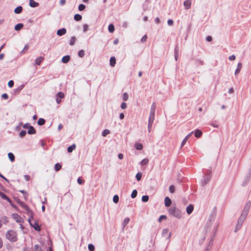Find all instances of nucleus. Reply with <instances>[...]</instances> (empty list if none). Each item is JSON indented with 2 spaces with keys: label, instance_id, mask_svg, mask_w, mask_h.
I'll return each mask as SVG.
<instances>
[{
  "label": "nucleus",
  "instance_id": "nucleus-42",
  "mask_svg": "<svg viewBox=\"0 0 251 251\" xmlns=\"http://www.w3.org/2000/svg\"><path fill=\"white\" fill-rule=\"evenodd\" d=\"M27 131L24 129L22 130L19 133V136L21 138L24 137L26 134Z\"/></svg>",
  "mask_w": 251,
  "mask_h": 251
},
{
  "label": "nucleus",
  "instance_id": "nucleus-16",
  "mask_svg": "<svg viewBox=\"0 0 251 251\" xmlns=\"http://www.w3.org/2000/svg\"><path fill=\"white\" fill-rule=\"evenodd\" d=\"M116 63V59L115 56H111L109 60V65L111 67H114Z\"/></svg>",
  "mask_w": 251,
  "mask_h": 251
},
{
  "label": "nucleus",
  "instance_id": "nucleus-30",
  "mask_svg": "<svg viewBox=\"0 0 251 251\" xmlns=\"http://www.w3.org/2000/svg\"><path fill=\"white\" fill-rule=\"evenodd\" d=\"M8 157L10 161L12 162H14L15 160V157L14 154L12 152H9L8 153Z\"/></svg>",
  "mask_w": 251,
  "mask_h": 251
},
{
  "label": "nucleus",
  "instance_id": "nucleus-40",
  "mask_svg": "<svg viewBox=\"0 0 251 251\" xmlns=\"http://www.w3.org/2000/svg\"><path fill=\"white\" fill-rule=\"evenodd\" d=\"M142 173L138 172L135 176L136 180L138 181H140L142 178Z\"/></svg>",
  "mask_w": 251,
  "mask_h": 251
},
{
  "label": "nucleus",
  "instance_id": "nucleus-12",
  "mask_svg": "<svg viewBox=\"0 0 251 251\" xmlns=\"http://www.w3.org/2000/svg\"><path fill=\"white\" fill-rule=\"evenodd\" d=\"M193 132L194 133L195 136L197 138L201 137L202 135L201 130L199 129H196Z\"/></svg>",
  "mask_w": 251,
  "mask_h": 251
},
{
  "label": "nucleus",
  "instance_id": "nucleus-63",
  "mask_svg": "<svg viewBox=\"0 0 251 251\" xmlns=\"http://www.w3.org/2000/svg\"><path fill=\"white\" fill-rule=\"evenodd\" d=\"M30 124L28 123H26L25 124H23V127L24 128V129H28V128L30 127Z\"/></svg>",
  "mask_w": 251,
  "mask_h": 251
},
{
  "label": "nucleus",
  "instance_id": "nucleus-49",
  "mask_svg": "<svg viewBox=\"0 0 251 251\" xmlns=\"http://www.w3.org/2000/svg\"><path fill=\"white\" fill-rule=\"evenodd\" d=\"M248 214H249V212L248 211L243 209V211H242L240 216H241L242 217H244V218L246 219Z\"/></svg>",
  "mask_w": 251,
  "mask_h": 251
},
{
  "label": "nucleus",
  "instance_id": "nucleus-51",
  "mask_svg": "<svg viewBox=\"0 0 251 251\" xmlns=\"http://www.w3.org/2000/svg\"><path fill=\"white\" fill-rule=\"evenodd\" d=\"M156 109V103L155 102H153L151 106L150 112H155Z\"/></svg>",
  "mask_w": 251,
  "mask_h": 251
},
{
  "label": "nucleus",
  "instance_id": "nucleus-44",
  "mask_svg": "<svg viewBox=\"0 0 251 251\" xmlns=\"http://www.w3.org/2000/svg\"><path fill=\"white\" fill-rule=\"evenodd\" d=\"M119 201V197L118 195H115L113 197V201L115 203H117Z\"/></svg>",
  "mask_w": 251,
  "mask_h": 251
},
{
  "label": "nucleus",
  "instance_id": "nucleus-28",
  "mask_svg": "<svg viewBox=\"0 0 251 251\" xmlns=\"http://www.w3.org/2000/svg\"><path fill=\"white\" fill-rule=\"evenodd\" d=\"M76 148V145L75 144H73L72 145L69 146L67 148V151L69 153L72 152Z\"/></svg>",
  "mask_w": 251,
  "mask_h": 251
},
{
  "label": "nucleus",
  "instance_id": "nucleus-33",
  "mask_svg": "<svg viewBox=\"0 0 251 251\" xmlns=\"http://www.w3.org/2000/svg\"><path fill=\"white\" fill-rule=\"evenodd\" d=\"M149 160L147 158H145L141 160L140 165L142 166H145L149 163Z\"/></svg>",
  "mask_w": 251,
  "mask_h": 251
},
{
  "label": "nucleus",
  "instance_id": "nucleus-1",
  "mask_svg": "<svg viewBox=\"0 0 251 251\" xmlns=\"http://www.w3.org/2000/svg\"><path fill=\"white\" fill-rule=\"evenodd\" d=\"M168 212L170 215L177 219H180L182 217L181 210L176 207V204L170 207L168 209Z\"/></svg>",
  "mask_w": 251,
  "mask_h": 251
},
{
  "label": "nucleus",
  "instance_id": "nucleus-14",
  "mask_svg": "<svg viewBox=\"0 0 251 251\" xmlns=\"http://www.w3.org/2000/svg\"><path fill=\"white\" fill-rule=\"evenodd\" d=\"M70 59H71L70 56L69 55H66L63 56V57L62 58V59H61V62L63 63L66 64L69 62V61L70 60Z\"/></svg>",
  "mask_w": 251,
  "mask_h": 251
},
{
  "label": "nucleus",
  "instance_id": "nucleus-3",
  "mask_svg": "<svg viewBox=\"0 0 251 251\" xmlns=\"http://www.w3.org/2000/svg\"><path fill=\"white\" fill-rule=\"evenodd\" d=\"M211 171H207L206 173H204L203 178L201 181V185L204 186L206 185L211 180Z\"/></svg>",
  "mask_w": 251,
  "mask_h": 251
},
{
  "label": "nucleus",
  "instance_id": "nucleus-7",
  "mask_svg": "<svg viewBox=\"0 0 251 251\" xmlns=\"http://www.w3.org/2000/svg\"><path fill=\"white\" fill-rule=\"evenodd\" d=\"M31 227L34 228L37 231H40L41 230V225H39L37 221H35L34 223L32 224V226H31Z\"/></svg>",
  "mask_w": 251,
  "mask_h": 251
},
{
  "label": "nucleus",
  "instance_id": "nucleus-9",
  "mask_svg": "<svg viewBox=\"0 0 251 251\" xmlns=\"http://www.w3.org/2000/svg\"><path fill=\"white\" fill-rule=\"evenodd\" d=\"M172 200L169 197H166L164 199V205L167 207H171Z\"/></svg>",
  "mask_w": 251,
  "mask_h": 251
},
{
  "label": "nucleus",
  "instance_id": "nucleus-54",
  "mask_svg": "<svg viewBox=\"0 0 251 251\" xmlns=\"http://www.w3.org/2000/svg\"><path fill=\"white\" fill-rule=\"evenodd\" d=\"M128 96L127 93H124L122 95V99L124 101H126L128 100Z\"/></svg>",
  "mask_w": 251,
  "mask_h": 251
},
{
  "label": "nucleus",
  "instance_id": "nucleus-27",
  "mask_svg": "<svg viewBox=\"0 0 251 251\" xmlns=\"http://www.w3.org/2000/svg\"><path fill=\"white\" fill-rule=\"evenodd\" d=\"M108 30L109 33H112L115 31V26L113 24H110L108 25Z\"/></svg>",
  "mask_w": 251,
  "mask_h": 251
},
{
  "label": "nucleus",
  "instance_id": "nucleus-45",
  "mask_svg": "<svg viewBox=\"0 0 251 251\" xmlns=\"http://www.w3.org/2000/svg\"><path fill=\"white\" fill-rule=\"evenodd\" d=\"M149 197L148 195H143L142 197L141 200L144 202H146L149 201Z\"/></svg>",
  "mask_w": 251,
  "mask_h": 251
},
{
  "label": "nucleus",
  "instance_id": "nucleus-2",
  "mask_svg": "<svg viewBox=\"0 0 251 251\" xmlns=\"http://www.w3.org/2000/svg\"><path fill=\"white\" fill-rule=\"evenodd\" d=\"M6 238L11 242H15L17 241V235L16 232L13 230L7 231L5 234Z\"/></svg>",
  "mask_w": 251,
  "mask_h": 251
},
{
  "label": "nucleus",
  "instance_id": "nucleus-4",
  "mask_svg": "<svg viewBox=\"0 0 251 251\" xmlns=\"http://www.w3.org/2000/svg\"><path fill=\"white\" fill-rule=\"evenodd\" d=\"M251 179V170H248V173L246 174L245 176L243 181L241 184V186L242 187L246 186L248 183H249L250 180Z\"/></svg>",
  "mask_w": 251,
  "mask_h": 251
},
{
  "label": "nucleus",
  "instance_id": "nucleus-55",
  "mask_svg": "<svg viewBox=\"0 0 251 251\" xmlns=\"http://www.w3.org/2000/svg\"><path fill=\"white\" fill-rule=\"evenodd\" d=\"M85 8H86V6L84 4H80L78 5V9L79 11H81L84 10Z\"/></svg>",
  "mask_w": 251,
  "mask_h": 251
},
{
  "label": "nucleus",
  "instance_id": "nucleus-50",
  "mask_svg": "<svg viewBox=\"0 0 251 251\" xmlns=\"http://www.w3.org/2000/svg\"><path fill=\"white\" fill-rule=\"evenodd\" d=\"M137 191L136 189H134L132 191L131 194V197L132 199L135 198L137 196Z\"/></svg>",
  "mask_w": 251,
  "mask_h": 251
},
{
  "label": "nucleus",
  "instance_id": "nucleus-47",
  "mask_svg": "<svg viewBox=\"0 0 251 251\" xmlns=\"http://www.w3.org/2000/svg\"><path fill=\"white\" fill-rule=\"evenodd\" d=\"M77 182L79 185H83L85 182V180L82 179L81 177H78L77 179Z\"/></svg>",
  "mask_w": 251,
  "mask_h": 251
},
{
  "label": "nucleus",
  "instance_id": "nucleus-39",
  "mask_svg": "<svg viewBox=\"0 0 251 251\" xmlns=\"http://www.w3.org/2000/svg\"><path fill=\"white\" fill-rule=\"evenodd\" d=\"M76 40V38L75 36L71 37L70 42H69V45L70 46L74 45Z\"/></svg>",
  "mask_w": 251,
  "mask_h": 251
},
{
  "label": "nucleus",
  "instance_id": "nucleus-6",
  "mask_svg": "<svg viewBox=\"0 0 251 251\" xmlns=\"http://www.w3.org/2000/svg\"><path fill=\"white\" fill-rule=\"evenodd\" d=\"M12 217L16 220V222L17 223H23L24 222L23 218L17 213L12 214Z\"/></svg>",
  "mask_w": 251,
  "mask_h": 251
},
{
  "label": "nucleus",
  "instance_id": "nucleus-48",
  "mask_svg": "<svg viewBox=\"0 0 251 251\" xmlns=\"http://www.w3.org/2000/svg\"><path fill=\"white\" fill-rule=\"evenodd\" d=\"M167 218V216L165 215H161L159 216L158 219V221L160 223L163 220H166Z\"/></svg>",
  "mask_w": 251,
  "mask_h": 251
},
{
  "label": "nucleus",
  "instance_id": "nucleus-8",
  "mask_svg": "<svg viewBox=\"0 0 251 251\" xmlns=\"http://www.w3.org/2000/svg\"><path fill=\"white\" fill-rule=\"evenodd\" d=\"M67 32V30L65 28L63 27L62 28L58 29L57 30L56 34L59 36H61L65 34Z\"/></svg>",
  "mask_w": 251,
  "mask_h": 251
},
{
  "label": "nucleus",
  "instance_id": "nucleus-17",
  "mask_svg": "<svg viewBox=\"0 0 251 251\" xmlns=\"http://www.w3.org/2000/svg\"><path fill=\"white\" fill-rule=\"evenodd\" d=\"M0 197L2 199L7 201L8 202H10V201L11 200L6 195L1 191H0Z\"/></svg>",
  "mask_w": 251,
  "mask_h": 251
},
{
  "label": "nucleus",
  "instance_id": "nucleus-25",
  "mask_svg": "<svg viewBox=\"0 0 251 251\" xmlns=\"http://www.w3.org/2000/svg\"><path fill=\"white\" fill-rule=\"evenodd\" d=\"M219 224H217V226L213 228V234L211 237L212 239H215L216 235L217 234V232L218 231V227Z\"/></svg>",
  "mask_w": 251,
  "mask_h": 251
},
{
  "label": "nucleus",
  "instance_id": "nucleus-15",
  "mask_svg": "<svg viewBox=\"0 0 251 251\" xmlns=\"http://www.w3.org/2000/svg\"><path fill=\"white\" fill-rule=\"evenodd\" d=\"M27 132L28 134H34L36 133V130L33 126H30L27 129Z\"/></svg>",
  "mask_w": 251,
  "mask_h": 251
},
{
  "label": "nucleus",
  "instance_id": "nucleus-24",
  "mask_svg": "<svg viewBox=\"0 0 251 251\" xmlns=\"http://www.w3.org/2000/svg\"><path fill=\"white\" fill-rule=\"evenodd\" d=\"M23 9L22 6H18L15 8L14 11L15 14H19L22 12Z\"/></svg>",
  "mask_w": 251,
  "mask_h": 251
},
{
  "label": "nucleus",
  "instance_id": "nucleus-58",
  "mask_svg": "<svg viewBox=\"0 0 251 251\" xmlns=\"http://www.w3.org/2000/svg\"><path fill=\"white\" fill-rule=\"evenodd\" d=\"M29 48V45L28 44L25 45L23 50L21 51V53H24Z\"/></svg>",
  "mask_w": 251,
  "mask_h": 251
},
{
  "label": "nucleus",
  "instance_id": "nucleus-56",
  "mask_svg": "<svg viewBox=\"0 0 251 251\" xmlns=\"http://www.w3.org/2000/svg\"><path fill=\"white\" fill-rule=\"evenodd\" d=\"M129 221H130V219L128 218H126V219H125V220H124V222L123 223V226L125 227V226H126L129 223Z\"/></svg>",
  "mask_w": 251,
  "mask_h": 251
},
{
  "label": "nucleus",
  "instance_id": "nucleus-11",
  "mask_svg": "<svg viewBox=\"0 0 251 251\" xmlns=\"http://www.w3.org/2000/svg\"><path fill=\"white\" fill-rule=\"evenodd\" d=\"M194 205L192 204H190L188 205L186 209V211L188 215L191 214L194 210Z\"/></svg>",
  "mask_w": 251,
  "mask_h": 251
},
{
  "label": "nucleus",
  "instance_id": "nucleus-36",
  "mask_svg": "<svg viewBox=\"0 0 251 251\" xmlns=\"http://www.w3.org/2000/svg\"><path fill=\"white\" fill-rule=\"evenodd\" d=\"M245 220H246V218L242 217L241 216H240V217L238 219L237 224H240V225L242 226L243 224L244 223Z\"/></svg>",
  "mask_w": 251,
  "mask_h": 251
},
{
  "label": "nucleus",
  "instance_id": "nucleus-43",
  "mask_svg": "<svg viewBox=\"0 0 251 251\" xmlns=\"http://www.w3.org/2000/svg\"><path fill=\"white\" fill-rule=\"evenodd\" d=\"M110 133V131L109 129H105L102 131V132L101 133V135L102 136L105 137L106 135L109 134Z\"/></svg>",
  "mask_w": 251,
  "mask_h": 251
},
{
  "label": "nucleus",
  "instance_id": "nucleus-57",
  "mask_svg": "<svg viewBox=\"0 0 251 251\" xmlns=\"http://www.w3.org/2000/svg\"><path fill=\"white\" fill-rule=\"evenodd\" d=\"M169 233V230L167 228H164L162 230V236H165L167 235Z\"/></svg>",
  "mask_w": 251,
  "mask_h": 251
},
{
  "label": "nucleus",
  "instance_id": "nucleus-59",
  "mask_svg": "<svg viewBox=\"0 0 251 251\" xmlns=\"http://www.w3.org/2000/svg\"><path fill=\"white\" fill-rule=\"evenodd\" d=\"M241 227L242 226L240 225V224H237L234 229V232H237L241 229Z\"/></svg>",
  "mask_w": 251,
  "mask_h": 251
},
{
  "label": "nucleus",
  "instance_id": "nucleus-52",
  "mask_svg": "<svg viewBox=\"0 0 251 251\" xmlns=\"http://www.w3.org/2000/svg\"><path fill=\"white\" fill-rule=\"evenodd\" d=\"M169 192L173 194L175 192V186L174 185H171L169 186Z\"/></svg>",
  "mask_w": 251,
  "mask_h": 251
},
{
  "label": "nucleus",
  "instance_id": "nucleus-38",
  "mask_svg": "<svg viewBox=\"0 0 251 251\" xmlns=\"http://www.w3.org/2000/svg\"><path fill=\"white\" fill-rule=\"evenodd\" d=\"M215 239H212L211 238V239L210 240V241L209 242L207 246H206V247L205 248H208V249L210 250L212 248V247L213 245V240H214Z\"/></svg>",
  "mask_w": 251,
  "mask_h": 251
},
{
  "label": "nucleus",
  "instance_id": "nucleus-13",
  "mask_svg": "<svg viewBox=\"0 0 251 251\" xmlns=\"http://www.w3.org/2000/svg\"><path fill=\"white\" fill-rule=\"evenodd\" d=\"M29 5L32 8H35L39 6V3L34 0H29Z\"/></svg>",
  "mask_w": 251,
  "mask_h": 251
},
{
  "label": "nucleus",
  "instance_id": "nucleus-61",
  "mask_svg": "<svg viewBox=\"0 0 251 251\" xmlns=\"http://www.w3.org/2000/svg\"><path fill=\"white\" fill-rule=\"evenodd\" d=\"M195 61L196 62V64L197 65L199 64V65H202L203 64V61H201V60H199L198 59H195Z\"/></svg>",
  "mask_w": 251,
  "mask_h": 251
},
{
  "label": "nucleus",
  "instance_id": "nucleus-19",
  "mask_svg": "<svg viewBox=\"0 0 251 251\" xmlns=\"http://www.w3.org/2000/svg\"><path fill=\"white\" fill-rule=\"evenodd\" d=\"M193 133V131L191 132V133H190L189 134H188L185 137V138L182 140V142H181V147H183L186 143V141H187V140L190 137V136H191V135L192 134V133Z\"/></svg>",
  "mask_w": 251,
  "mask_h": 251
},
{
  "label": "nucleus",
  "instance_id": "nucleus-22",
  "mask_svg": "<svg viewBox=\"0 0 251 251\" xmlns=\"http://www.w3.org/2000/svg\"><path fill=\"white\" fill-rule=\"evenodd\" d=\"M25 84L20 85L17 88L14 90V93L15 95L18 94L20 93L21 90L24 88Z\"/></svg>",
  "mask_w": 251,
  "mask_h": 251
},
{
  "label": "nucleus",
  "instance_id": "nucleus-29",
  "mask_svg": "<svg viewBox=\"0 0 251 251\" xmlns=\"http://www.w3.org/2000/svg\"><path fill=\"white\" fill-rule=\"evenodd\" d=\"M251 206V201H249L244 206V209L249 212Z\"/></svg>",
  "mask_w": 251,
  "mask_h": 251
},
{
  "label": "nucleus",
  "instance_id": "nucleus-26",
  "mask_svg": "<svg viewBox=\"0 0 251 251\" xmlns=\"http://www.w3.org/2000/svg\"><path fill=\"white\" fill-rule=\"evenodd\" d=\"M44 58L43 56H39L38 58H37L35 60V63L37 65H40L41 63L43 62L44 60Z\"/></svg>",
  "mask_w": 251,
  "mask_h": 251
},
{
  "label": "nucleus",
  "instance_id": "nucleus-35",
  "mask_svg": "<svg viewBox=\"0 0 251 251\" xmlns=\"http://www.w3.org/2000/svg\"><path fill=\"white\" fill-rule=\"evenodd\" d=\"M45 120L42 118H39L37 121V124L39 126H43L45 124Z\"/></svg>",
  "mask_w": 251,
  "mask_h": 251
},
{
  "label": "nucleus",
  "instance_id": "nucleus-34",
  "mask_svg": "<svg viewBox=\"0 0 251 251\" xmlns=\"http://www.w3.org/2000/svg\"><path fill=\"white\" fill-rule=\"evenodd\" d=\"M10 205L11 206L12 208H13L16 211L20 212V210L19 207L15 205L14 203H13L12 201L11 200L10 202H9Z\"/></svg>",
  "mask_w": 251,
  "mask_h": 251
},
{
  "label": "nucleus",
  "instance_id": "nucleus-64",
  "mask_svg": "<svg viewBox=\"0 0 251 251\" xmlns=\"http://www.w3.org/2000/svg\"><path fill=\"white\" fill-rule=\"evenodd\" d=\"M2 221L4 224H6L8 222V220L7 217L4 216L2 218Z\"/></svg>",
  "mask_w": 251,
  "mask_h": 251
},
{
  "label": "nucleus",
  "instance_id": "nucleus-20",
  "mask_svg": "<svg viewBox=\"0 0 251 251\" xmlns=\"http://www.w3.org/2000/svg\"><path fill=\"white\" fill-rule=\"evenodd\" d=\"M184 6L186 9H188L191 7V0H186L184 1Z\"/></svg>",
  "mask_w": 251,
  "mask_h": 251
},
{
  "label": "nucleus",
  "instance_id": "nucleus-31",
  "mask_svg": "<svg viewBox=\"0 0 251 251\" xmlns=\"http://www.w3.org/2000/svg\"><path fill=\"white\" fill-rule=\"evenodd\" d=\"M154 117H155V112H150V117H149V119L148 122H153V121H154Z\"/></svg>",
  "mask_w": 251,
  "mask_h": 251
},
{
  "label": "nucleus",
  "instance_id": "nucleus-18",
  "mask_svg": "<svg viewBox=\"0 0 251 251\" xmlns=\"http://www.w3.org/2000/svg\"><path fill=\"white\" fill-rule=\"evenodd\" d=\"M24 27V24L23 23H18L15 25L14 29L17 31L21 30Z\"/></svg>",
  "mask_w": 251,
  "mask_h": 251
},
{
  "label": "nucleus",
  "instance_id": "nucleus-10",
  "mask_svg": "<svg viewBox=\"0 0 251 251\" xmlns=\"http://www.w3.org/2000/svg\"><path fill=\"white\" fill-rule=\"evenodd\" d=\"M178 52H179V46L178 44H176L175 48L174 50V56L175 60L176 61L178 58Z\"/></svg>",
  "mask_w": 251,
  "mask_h": 251
},
{
  "label": "nucleus",
  "instance_id": "nucleus-5",
  "mask_svg": "<svg viewBox=\"0 0 251 251\" xmlns=\"http://www.w3.org/2000/svg\"><path fill=\"white\" fill-rule=\"evenodd\" d=\"M65 97L64 94L62 92H59L56 94V102L57 103L59 104L61 102V99L64 98Z\"/></svg>",
  "mask_w": 251,
  "mask_h": 251
},
{
  "label": "nucleus",
  "instance_id": "nucleus-46",
  "mask_svg": "<svg viewBox=\"0 0 251 251\" xmlns=\"http://www.w3.org/2000/svg\"><path fill=\"white\" fill-rule=\"evenodd\" d=\"M85 55V51L83 50H80L78 52V56L82 58Z\"/></svg>",
  "mask_w": 251,
  "mask_h": 251
},
{
  "label": "nucleus",
  "instance_id": "nucleus-21",
  "mask_svg": "<svg viewBox=\"0 0 251 251\" xmlns=\"http://www.w3.org/2000/svg\"><path fill=\"white\" fill-rule=\"evenodd\" d=\"M134 148L136 150L141 151L143 148V146L141 143L136 142L134 145Z\"/></svg>",
  "mask_w": 251,
  "mask_h": 251
},
{
  "label": "nucleus",
  "instance_id": "nucleus-53",
  "mask_svg": "<svg viewBox=\"0 0 251 251\" xmlns=\"http://www.w3.org/2000/svg\"><path fill=\"white\" fill-rule=\"evenodd\" d=\"M88 249L89 251H94L95 246L93 244H89L88 246Z\"/></svg>",
  "mask_w": 251,
  "mask_h": 251
},
{
  "label": "nucleus",
  "instance_id": "nucleus-23",
  "mask_svg": "<svg viewBox=\"0 0 251 251\" xmlns=\"http://www.w3.org/2000/svg\"><path fill=\"white\" fill-rule=\"evenodd\" d=\"M242 64L241 62L238 63L237 64V68L235 71V75H237V74H238L240 73V72L242 69Z\"/></svg>",
  "mask_w": 251,
  "mask_h": 251
},
{
  "label": "nucleus",
  "instance_id": "nucleus-41",
  "mask_svg": "<svg viewBox=\"0 0 251 251\" xmlns=\"http://www.w3.org/2000/svg\"><path fill=\"white\" fill-rule=\"evenodd\" d=\"M24 209H26L28 206L26 205L24 202L19 201L18 203Z\"/></svg>",
  "mask_w": 251,
  "mask_h": 251
},
{
  "label": "nucleus",
  "instance_id": "nucleus-62",
  "mask_svg": "<svg viewBox=\"0 0 251 251\" xmlns=\"http://www.w3.org/2000/svg\"><path fill=\"white\" fill-rule=\"evenodd\" d=\"M147 38H148L147 35H146V34L144 35L142 37V38L141 39V40H140L141 42V43L145 42L147 41Z\"/></svg>",
  "mask_w": 251,
  "mask_h": 251
},
{
  "label": "nucleus",
  "instance_id": "nucleus-60",
  "mask_svg": "<svg viewBox=\"0 0 251 251\" xmlns=\"http://www.w3.org/2000/svg\"><path fill=\"white\" fill-rule=\"evenodd\" d=\"M14 85V82L13 80H10L8 81V86L9 87V88H12L13 87Z\"/></svg>",
  "mask_w": 251,
  "mask_h": 251
},
{
  "label": "nucleus",
  "instance_id": "nucleus-32",
  "mask_svg": "<svg viewBox=\"0 0 251 251\" xmlns=\"http://www.w3.org/2000/svg\"><path fill=\"white\" fill-rule=\"evenodd\" d=\"M82 16L79 14H75L74 15V19L76 22H79L82 20Z\"/></svg>",
  "mask_w": 251,
  "mask_h": 251
},
{
  "label": "nucleus",
  "instance_id": "nucleus-37",
  "mask_svg": "<svg viewBox=\"0 0 251 251\" xmlns=\"http://www.w3.org/2000/svg\"><path fill=\"white\" fill-rule=\"evenodd\" d=\"M61 168H62V165L60 163H57L54 165V170L56 172H58L59 170H60Z\"/></svg>",
  "mask_w": 251,
  "mask_h": 251
}]
</instances>
